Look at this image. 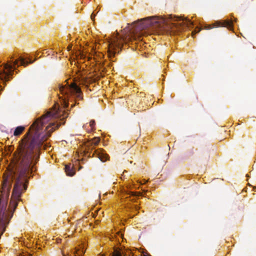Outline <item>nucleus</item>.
Here are the masks:
<instances>
[{
  "instance_id": "nucleus-14",
  "label": "nucleus",
  "mask_w": 256,
  "mask_h": 256,
  "mask_svg": "<svg viewBox=\"0 0 256 256\" xmlns=\"http://www.w3.org/2000/svg\"><path fill=\"white\" fill-rule=\"evenodd\" d=\"M95 122L94 120H91L90 122V126L91 127V129H92L94 126Z\"/></svg>"
},
{
  "instance_id": "nucleus-6",
  "label": "nucleus",
  "mask_w": 256,
  "mask_h": 256,
  "mask_svg": "<svg viewBox=\"0 0 256 256\" xmlns=\"http://www.w3.org/2000/svg\"><path fill=\"white\" fill-rule=\"evenodd\" d=\"M100 142V138L98 137H96V138H94L90 142H89L86 144V146L88 148L87 152H88L89 150H92L93 148H91L92 146H96L98 145V143Z\"/></svg>"
},
{
  "instance_id": "nucleus-8",
  "label": "nucleus",
  "mask_w": 256,
  "mask_h": 256,
  "mask_svg": "<svg viewBox=\"0 0 256 256\" xmlns=\"http://www.w3.org/2000/svg\"><path fill=\"white\" fill-rule=\"evenodd\" d=\"M126 252L125 250L123 248H116L112 254V256H125Z\"/></svg>"
},
{
  "instance_id": "nucleus-15",
  "label": "nucleus",
  "mask_w": 256,
  "mask_h": 256,
  "mask_svg": "<svg viewBox=\"0 0 256 256\" xmlns=\"http://www.w3.org/2000/svg\"><path fill=\"white\" fill-rule=\"evenodd\" d=\"M134 208L136 210H138V206H137L136 204H135L134 206Z\"/></svg>"
},
{
  "instance_id": "nucleus-5",
  "label": "nucleus",
  "mask_w": 256,
  "mask_h": 256,
  "mask_svg": "<svg viewBox=\"0 0 256 256\" xmlns=\"http://www.w3.org/2000/svg\"><path fill=\"white\" fill-rule=\"evenodd\" d=\"M93 154H95L103 162H106L108 159V155L102 149H98L95 150Z\"/></svg>"
},
{
  "instance_id": "nucleus-19",
  "label": "nucleus",
  "mask_w": 256,
  "mask_h": 256,
  "mask_svg": "<svg viewBox=\"0 0 256 256\" xmlns=\"http://www.w3.org/2000/svg\"><path fill=\"white\" fill-rule=\"evenodd\" d=\"M72 48V46H69L68 47V50H70Z\"/></svg>"
},
{
  "instance_id": "nucleus-13",
  "label": "nucleus",
  "mask_w": 256,
  "mask_h": 256,
  "mask_svg": "<svg viewBox=\"0 0 256 256\" xmlns=\"http://www.w3.org/2000/svg\"><path fill=\"white\" fill-rule=\"evenodd\" d=\"M125 198H126V196H124V194H123L122 196V199L124 200L123 202L125 203V204H127L126 202H127L130 201V200L128 199H127V200Z\"/></svg>"
},
{
  "instance_id": "nucleus-2",
  "label": "nucleus",
  "mask_w": 256,
  "mask_h": 256,
  "mask_svg": "<svg viewBox=\"0 0 256 256\" xmlns=\"http://www.w3.org/2000/svg\"><path fill=\"white\" fill-rule=\"evenodd\" d=\"M60 92L62 96H60V103L64 108L68 106V102L72 96L80 99L82 92L76 82H72L70 84L66 82L60 86Z\"/></svg>"
},
{
  "instance_id": "nucleus-9",
  "label": "nucleus",
  "mask_w": 256,
  "mask_h": 256,
  "mask_svg": "<svg viewBox=\"0 0 256 256\" xmlns=\"http://www.w3.org/2000/svg\"><path fill=\"white\" fill-rule=\"evenodd\" d=\"M65 172L68 176H73L75 174L74 170L73 169V167L71 166L70 164L66 166Z\"/></svg>"
},
{
  "instance_id": "nucleus-1",
  "label": "nucleus",
  "mask_w": 256,
  "mask_h": 256,
  "mask_svg": "<svg viewBox=\"0 0 256 256\" xmlns=\"http://www.w3.org/2000/svg\"><path fill=\"white\" fill-rule=\"evenodd\" d=\"M193 25V22L187 18L176 17L172 15L164 18L158 16H148L138 20L133 24L134 30L126 28L124 30L122 36L117 32L116 36L108 40V54L110 58L119 52L124 41L142 40V36L154 32L158 34L168 33L171 29H180L186 26Z\"/></svg>"
},
{
  "instance_id": "nucleus-10",
  "label": "nucleus",
  "mask_w": 256,
  "mask_h": 256,
  "mask_svg": "<svg viewBox=\"0 0 256 256\" xmlns=\"http://www.w3.org/2000/svg\"><path fill=\"white\" fill-rule=\"evenodd\" d=\"M85 252L84 246H80L79 248H76L74 252V256H82Z\"/></svg>"
},
{
  "instance_id": "nucleus-3",
  "label": "nucleus",
  "mask_w": 256,
  "mask_h": 256,
  "mask_svg": "<svg viewBox=\"0 0 256 256\" xmlns=\"http://www.w3.org/2000/svg\"><path fill=\"white\" fill-rule=\"evenodd\" d=\"M33 62L30 60H26L24 59L20 58L19 60H10L7 64H5L4 66H0V81L3 84L8 80L12 76L14 70L16 68V66H26L28 64ZM2 89V86L0 83V91Z\"/></svg>"
},
{
  "instance_id": "nucleus-7",
  "label": "nucleus",
  "mask_w": 256,
  "mask_h": 256,
  "mask_svg": "<svg viewBox=\"0 0 256 256\" xmlns=\"http://www.w3.org/2000/svg\"><path fill=\"white\" fill-rule=\"evenodd\" d=\"M124 196H126V199H128L130 201L132 202L135 200L137 196V195H136V193L126 190H124Z\"/></svg>"
},
{
  "instance_id": "nucleus-17",
  "label": "nucleus",
  "mask_w": 256,
  "mask_h": 256,
  "mask_svg": "<svg viewBox=\"0 0 256 256\" xmlns=\"http://www.w3.org/2000/svg\"><path fill=\"white\" fill-rule=\"evenodd\" d=\"M118 235L120 236V237H122V234L121 233V232H118Z\"/></svg>"
},
{
  "instance_id": "nucleus-20",
  "label": "nucleus",
  "mask_w": 256,
  "mask_h": 256,
  "mask_svg": "<svg viewBox=\"0 0 256 256\" xmlns=\"http://www.w3.org/2000/svg\"><path fill=\"white\" fill-rule=\"evenodd\" d=\"M82 57H84V58H86V56H84V52H82Z\"/></svg>"
},
{
  "instance_id": "nucleus-4",
  "label": "nucleus",
  "mask_w": 256,
  "mask_h": 256,
  "mask_svg": "<svg viewBox=\"0 0 256 256\" xmlns=\"http://www.w3.org/2000/svg\"><path fill=\"white\" fill-rule=\"evenodd\" d=\"M232 22L228 20H225L224 22H216L212 25L206 24L204 26V28L206 30H210L214 28H218L220 26L226 27L229 29L232 28Z\"/></svg>"
},
{
  "instance_id": "nucleus-18",
  "label": "nucleus",
  "mask_w": 256,
  "mask_h": 256,
  "mask_svg": "<svg viewBox=\"0 0 256 256\" xmlns=\"http://www.w3.org/2000/svg\"><path fill=\"white\" fill-rule=\"evenodd\" d=\"M94 16H95V15H94V13H92V15H91V18H92V19H93V18H94Z\"/></svg>"
},
{
  "instance_id": "nucleus-12",
  "label": "nucleus",
  "mask_w": 256,
  "mask_h": 256,
  "mask_svg": "<svg viewBox=\"0 0 256 256\" xmlns=\"http://www.w3.org/2000/svg\"><path fill=\"white\" fill-rule=\"evenodd\" d=\"M201 30L200 28H196L192 32V36H194V34H196V33H198L200 30Z\"/></svg>"
},
{
  "instance_id": "nucleus-16",
  "label": "nucleus",
  "mask_w": 256,
  "mask_h": 256,
  "mask_svg": "<svg viewBox=\"0 0 256 256\" xmlns=\"http://www.w3.org/2000/svg\"><path fill=\"white\" fill-rule=\"evenodd\" d=\"M146 182V181L145 180H142V182H140V183L142 184H144Z\"/></svg>"
},
{
  "instance_id": "nucleus-11",
  "label": "nucleus",
  "mask_w": 256,
  "mask_h": 256,
  "mask_svg": "<svg viewBox=\"0 0 256 256\" xmlns=\"http://www.w3.org/2000/svg\"><path fill=\"white\" fill-rule=\"evenodd\" d=\"M24 130V127L22 126H19L16 128L14 135V136H18L20 135Z\"/></svg>"
}]
</instances>
